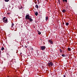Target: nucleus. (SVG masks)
Instances as JSON below:
<instances>
[{"label": "nucleus", "instance_id": "nucleus-1", "mask_svg": "<svg viewBox=\"0 0 77 77\" xmlns=\"http://www.w3.org/2000/svg\"><path fill=\"white\" fill-rule=\"evenodd\" d=\"M48 65L49 66H52L54 65L53 63L52 62H50V63H48Z\"/></svg>", "mask_w": 77, "mask_h": 77}, {"label": "nucleus", "instance_id": "nucleus-2", "mask_svg": "<svg viewBox=\"0 0 77 77\" xmlns=\"http://www.w3.org/2000/svg\"><path fill=\"white\" fill-rule=\"evenodd\" d=\"M30 18V16L29 14L26 15L25 16V19L26 20H29V18Z\"/></svg>", "mask_w": 77, "mask_h": 77}, {"label": "nucleus", "instance_id": "nucleus-3", "mask_svg": "<svg viewBox=\"0 0 77 77\" xmlns=\"http://www.w3.org/2000/svg\"><path fill=\"white\" fill-rule=\"evenodd\" d=\"M46 47L45 46H42L41 47V49L42 50H44L45 49Z\"/></svg>", "mask_w": 77, "mask_h": 77}, {"label": "nucleus", "instance_id": "nucleus-4", "mask_svg": "<svg viewBox=\"0 0 77 77\" xmlns=\"http://www.w3.org/2000/svg\"><path fill=\"white\" fill-rule=\"evenodd\" d=\"M3 21L5 23H7V21H8V19H6L5 20H3Z\"/></svg>", "mask_w": 77, "mask_h": 77}, {"label": "nucleus", "instance_id": "nucleus-5", "mask_svg": "<svg viewBox=\"0 0 77 77\" xmlns=\"http://www.w3.org/2000/svg\"><path fill=\"white\" fill-rule=\"evenodd\" d=\"M48 42H50V43L51 44H53V41H52V40H48Z\"/></svg>", "mask_w": 77, "mask_h": 77}, {"label": "nucleus", "instance_id": "nucleus-6", "mask_svg": "<svg viewBox=\"0 0 77 77\" xmlns=\"http://www.w3.org/2000/svg\"><path fill=\"white\" fill-rule=\"evenodd\" d=\"M29 21H30V22H32V21H33V19H32V18L29 17Z\"/></svg>", "mask_w": 77, "mask_h": 77}, {"label": "nucleus", "instance_id": "nucleus-7", "mask_svg": "<svg viewBox=\"0 0 77 77\" xmlns=\"http://www.w3.org/2000/svg\"><path fill=\"white\" fill-rule=\"evenodd\" d=\"M35 15H36V16H37L38 15V13L36 11L35 13Z\"/></svg>", "mask_w": 77, "mask_h": 77}, {"label": "nucleus", "instance_id": "nucleus-8", "mask_svg": "<svg viewBox=\"0 0 77 77\" xmlns=\"http://www.w3.org/2000/svg\"><path fill=\"white\" fill-rule=\"evenodd\" d=\"M68 49L67 50H68V51H71V49L70 48H68Z\"/></svg>", "mask_w": 77, "mask_h": 77}, {"label": "nucleus", "instance_id": "nucleus-9", "mask_svg": "<svg viewBox=\"0 0 77 77\" xmlns=\"http://www.w3.org/2000/svg\"><path fill=\"white\" fill-rule=\"evenodd\" d=\"M62 12H63V13H64V12H66V11L65 10V9H63L62 10Z\"/></svg>", "mask_w": 77, "mask_h": 77}, {"label": "nucleus", "instance_id": "nucleus-10", "mask_svg": "<svg viewBox=\"0 0 77 77\" xmlns=\"http://www.w3.org/2000/svg\"><path fill=\"white\" fill-rule=\"evenodd\" d=\"M35 7L36 8H39V7H38V5H35Z\"/></svg>", "mask_w": 77, "mask_h": 77}, {"label": "nucleus", "instance_id": "nucleus-11", "mask_svg": "<svg viewBox=\"0 0 77 77\" xmlns=\"http://www.w3.org/2000/svg\"><path fill=\"white\" fill-rule=\"evenodd\" d=\"M48 20V17H46V21H47V20Z\"/></svg>", "mask_w": 77, "mask_h": 77}, {"label": "nucleus", "instance_id": "nucleus-12", "mask_svg": "<svg viewBox=\"0 0 77 77\" xmlns=\"http://www.w3.org/2000/svg\"><path fill=\"white\" fill-rule=\"evenodd\" d=\"M66 26H68L69 25V23H66Z\"/></svg>", "mask_w": 77, "mask_h": 77}, {"label": "nucleus", "instance_id": "nucleus-13", "mask_svg": "<svg viewBox=\"0 0 77 77\" xmlns=\"http://www.w3.org/2000/svg\"><path fill=\"white\" fill-rule=\"evenodd\" d=\"M6 18V17H4V18L2 19V21H3V20H5Z\"/></svg>", "mask_w": 77, "mask_h": 77}, {"label": "nucleus", "instance_id": "nucleus-14", "mask_svg": "<svg viewBox=\"0 0 77 77\" xmlns=\"http://www.w3.org/2000/svg\"><path fill=\"white\" fill-rule=\"evenodd\" d=\"M38 35H41V32H39V31H38Z\"/></svg>", "mask_w": 77, "mask_h": 77}, {"label": "nucleus", "instance_id": "nucleus-15", "mask_svg": "<svg viewBox=\"0 0 77 77\" xmlns=\"http://www.w3.org/2000/svg\"><path fill=\"white\" fill-rule=\"evenodd\" d=\"M4 1H5V2H9V0H4Z\"/></svg>", "mask_w": 77, "mask_h": 77}, {"label": "nucleus", "instance_id": "nucleus-16", "mask_svg": "<svg viewBox=\"0 0 77 77\" xmlns=\"http://www.w3.org/2000/svg\"><path fill=\"white\" fill-rule=\"evenodd\" d=\"M14 26V23H12L11 25V27H13V26Z\"/></svg>", "mask_w": 77, "mask_h": 77}, {"label": "nucleus", "instance_id": "nucleus-17", "mask_svg": "<svg viewBox=\"0 0 77 77\" xmlns=\"http://www.w3.org/2000/svg\"><path fill=\"white\" fill-rule=\"evenodd\" d=\"M62 57H65V55L64 54H63L62 55Z\"/></svg>", "mask_w": 77, "mask_h": 77}, {"label": "nucleus", "instance_id": "nucleus-18", "mask_svg": "<svg viewBox=\"0 0 77 77\" xmlns=\"http://www.w3.org/2000/svg\"><path fill=\"white\" fill-rule=\"evenodd\" d=\"M4 49H5V48H4L3 47H2L1 48V50L3 51V50H4Z\"/></svg>", "mask_w": 77, "mask_h": 77}, {"label": "nucleus", "instance_id": "nucleus-19", "mask_svg": "<svg viewBox=\"0 0 77 77\" xmlns=\"http://www.w3.org/2000/svg\"><path fill=\"white\" fill-rule=\"evenodd\" d=\"M63 2H67V0H63Z\"/></svg>", "mask_w": 77, "mask_h": 77}, {"label": "nucleus", "instance_id": "nucleus-20", "mask_svg": "<svg viewBox=\"0 0 77 77\" xmlns=\"http://www.w3.org/2000/svg\"><path fill=\"white\" fill-rule=\"evenodd\" d=\"M31 50L32 51H33V48H31Z\"/></svg>", "mask_w": 77, "mask_h": 77}, {"label": "nucleus", "instance_id": "nucleus-21", "mask_svg": "<svg viewBox=\"0 0 77 77\" xmlns=\"http://www.w3.org/2000/svg\"><path fill=\"white\" fill-rule=\"evenodd\" d=\"M59 50H60V53H62V50H61V49H60Z\"/></svg>", "mask_w": 77, "mask_h": 77}, {"label": "nucleus", "instance_id": "nucleus-22", "mask_svg": "<svg viewBox=\"0 0 77 77\" xmlns=\"http://www.w3.org/2000/svg\"><path fill=\"white\" fill-rule=\"evenodd\" d=\"M58 3H59V5H60V1H58Z\"/></svg>", "mask_w": 77, "mask_h": 77}, {"label": "nucleus", "instance_id": "nucleus-23", "mask_svg": "<svg viewBox=\"0 0 77 77\" xmlns=\"http://www.w3.org/2000/svg\"><path fill=\"white\" fill-rule=\"evenodd\" d=\"M7 14H8V15H10V13H7Z\"/></svg>", "mask_w": 77, "mask_h": 77}, {"label": "nucleus", "instance_id": "nucleus-24", "mask_svg": "<svg viewBox=\"0 0 77 77\" xmlns=\"http://www.w3.org/2000/svg\"><path fill=\"white\" fill-rule=\"evenodd\" d=\"M63 77H66V76H65V75H63Z\"/></svg>", "mask_w": 77, "mask_h": 77}, {"label": "nucleus", "instance_id": "nucleus-25", "mask_svg": "<svg viewBox=\"0 0 77 77\" xmlns=\"http://www.w3.org/2000/svg\"><path fill=\"white\" fill-rule=\"evenodd\" d=\"M35 4H36L37 3V2H35Z\"/></svg>", "mask_w": 77, "mask_h": 77}, {"label": "nucleus", "instance_id": "nucleus-26", "mask_svg": "<svg viewBox=\"0 0 77 77\" xmlns=\"http://www.w3.org/2000/svg\"><path fill=\"white\" fill-rule=\"evenodd\" d=\"M33 1H34V2H36V0H33Z\"/></svg>", "mask_w": 77, "mask_h": 77}, {"label": "nucleus", "instance_id": "nucleus-27", "mask_svg": "<svg viewBox=\"0 0 77 77\" xmlns=\"http://www.w3.org/2000/svg\"><path fill=\"white\" fill-rule=\"evenodd\" d=\"M15 56H13V58H15Z\"/></svg>", "mask_w": 77, "mask_h": 77}, {"label": "nucleus", "instance_id": "nucleus-28", "mask_svg": "<svg viewBox=\"0 0 77 77\" xmlns=\"http://www.w3.org/2000/svg\"><path fill=\"white\" fill-rule=\"evenodd\" d=\"M1 54V51H0V54Z\"/></svg>", "mask_w": 77, "mask_h": 77}, {"label": "nucleus", "instance_id": "nucleus-29", "mask_svg": "<svg viewBox=\"0 0 77 77\" xmlns=\"http://www.w3.org/2000/svg\"><path fill=\"white\" fill-rule=\"evenodd\" d=\"M25 48H27V46H25Z\"/></svg>", "mask_w": 77, "mask_h": 77}, {"label": "nucleus", "instance_id": "nucleus-30", "mask_svg": "<svg viewBox=\"0 0 77 77\" xmlns=\"http://www.w3.org/2000/svg\"><path fill=\"white\" fill-rule=\"evenodd\" d=\"M58 2L60 1V0H58Z\"/></svg>", "mask_w": 77, "mask_h": 77}, {"label": "nucleus", "instance_id": "nucleus-31", "mask_svg": "<svg viewBox=\"0 0 77 77\" xmlns=\"http://www.w3.org/2000/svg\"><path fill=\"white\" fill-rule=\"evenodd\" d=\"M37 1L38 2H39V0H37Z\"/></svg>", "mask_w": 77, "mask_h": 77}, {"label": "nucleus", "instance_id": "nucleus-32", "mask_svg": "<svg viewBox=\"0 0 77 77\" xmlns=\"http://www.w3.org/2000/svg\"><path fill=\"white\" fill-rule=\"evenodd\" d=\"M63 24H64V23H63Z\"/></svg>", "mask_w": 77, "mask_h": 77}, {"label": "nucleus", "instance_id": "nucleus-33", "mask_svg": "<svg viewBox=\"0 0 77 77\" xmlns=\"http://www.w3.org/2000/svg\"><path fill=\"white\" fill-rule=\"evenodd\" d=\"M68 9V8H66V9Z\"/></svg>", "mask_w": 77, "mask_h": 77}, {"label": "nucleus", "instance_id": "nucleus-34", "mask_svg": "<svg viewBox=\"0 0 77 77\" xmlns=\"http://www.w3.org/2000/svg\"><path fill=\"white\" fill-rule=\"evenodd\" d=\"M28 56H29V55H28Z\"/></svg>", "mask_w": 77, "mask_h": 77}, {"label": "nucleus", "instance_id": "nucleus-35", "mask_svg": "<svg viewBox=\"0 0 77 77\" xmlns=\"http://www.w3.org/2000/svg\"><path fill=\"white\" fill-rule=\"evenodd\" d=\"M13 59H14V58H13Z\"/></svg>", "mask_w": 77, "mask_h": 77}, {"label": "nucleus", "instance_id": "nucleus-36", "mask_svg": "<svg viewBox=\"0 0 77 77\" xmlns=\"http://www.w3.org/2000/svg\"><path fill=\"white\" fill-rule=\"evenodd\" d=\"M20 9H21V8H20Z\"/></svg>", "mask_w": 77, "mask_h": 77}, {"label": "nucleus", "instance_id": "nucleus-37", "mask_svg": "<svg viewBox=\"0 0 77 77\" xmlns=\"http://www.w3.org/2000/svg\"><path fill=\"white\" fill-rule=\"evenodd\" d=\"M7 77H9V76H8Z\"/></svg>", "mask_w": 77, "mask_h": 77}]
</instances>
